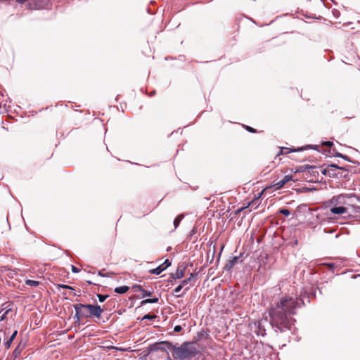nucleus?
I'll return each mask as SVG.
<instances>
[{
  "label": "nucleus",
  "instance_id": "f257e3e1",
  "mask_svg": "<svg viewBox=\"0 0 360 360\" xmlns=\"http://www.w3.org/2000/svg\"><path fill=\"white\" fill-rule=\"evenodd\" d=\"M297 306V299L289 297H282L276 307H271L269 311L271 325L281 332L290 329L291 326L290 316L295 313V309Z\"/></svg>",
  "mask_w": 360,
  "mask_h": 360
},
{
  "label": "nucleus",
  "instance_id": "f03ea898",
  "mask_svg": "<svg viewBox=\"0 0 360 360\" xmlns=\"http://www.w3.org/2000/svg\"><path fill=\"white\" fill-rule=\"evenodd\" d=\"M74 308L75 309L74 319L77 321L91 316L100 319L104 311V309L97 304H76L74 305Z\"/></svg>",
  "mask_w": 360,
  "mask_h": 360
},
{
  "label": "nucleus",
  "instance_id": "7ed1b4c3",
  "mask_svg": "<svg viewBox=\"0 0 360 360\" xmlns=\"http://www.w3.org/2000/svg\"><path fill=\"white\" fill-rule=\"evenodd\" d=\"M356 195L354 194H341L338 196L333 197L331 200V203L338 205H340L342 206L345 207H353L352 200L353 198H355Z\"/></svg>",
  "mask_w": 360,
  "mask_h": 360
},
{
  "label": "nucleus",
  "instance_id": "20e7f679",
  "mask_svg": "<svg viewBox=\"0 0 360 360\" xmlns=\"http://www.w3.org/2000/svg\"><path fill=\"white\" fill-rule=\"evenodd\" d=\"M319 147V146H316H316L307 145L304 147L298 148L297 149H292V148H287V147H282V148H281L280 152L276 155V157H278L281 155L288 154L291 152L302 151L303 150H306V149H309V148L318 150Z\"/></svg>",
  "mask_w": 360,
  "mask_h": 360
},
{
  "label": "nucleus",
  "instance_id": "39448f33",
  "mask_svg": "<svg viewBox=\"0 0 360 360\" xmlns=\"http://www.w3.org/2000/svg\"><path fill=\"white\" fill-rule=\"evenodd\" d=\"M338 169H343V167H338L335 165H330L327 168L322 170V173L325 175H328L330 177H337L338 173Z\"/></svg>",
  "mask_w": 360,
  "mask_h": 360
},
{
  "label": "nucleus",
  "instance_id": "423d86ee",
  "mask_svg": "<svg viewBox=\"0 0 360 360\" xmlns=\"http://www.w3.org/2000/svg\"><path fill=\"white\" fill-rule=\"evenodd\" d=\"M171 265V262L169 259H166L163 264H160L155 269H150L149 272L153 274L159 275L162 273L165 269H166L168 266Z\"/></svg>",
  "mask_w": 360,
  "mask_h": 360
},
{
  "label": "nucleus",
  "instance_id": "0eeeda50",
  "mask_svg": "<svg viewBox=\"0 0 360 360\" xmlns=\"http://www.w3.org/2000/svg\"><path fill=\"white\" fill-rule=\"evenodd\" d=\"M330 212L334 214H344L348 212L347 207L340 205H335L330 208Z\"/></svg>",
  "mask_w": 360,
  "mask_h": 360
},
{
  "label": "nucleus",
  "instance_id": "6e6552de",
  "mask_svg": "<svg viewBox=\"0 0 360 360\" xmlns=\"http://www.w3.org/2000/svg\"><path fill=\"white\" fill-rule=\"evenodd\" d=\"M292 176H290V175H285L283 179H281V181H278L277 183H276L274 184V186H276V189H280L282 187L284 186V185L288 183V181H292Z\"/></svg>",
  "mask_w": 360,
  "mask_h": 360
},
{
  "label": "nucleus",
  "instance_id": "1a4fd4ad",
  "mask_svg": "<svg viewBox=\"0 0 360 360\" xmlns=\"http://www.w3.org/2000/svg\"><path fill=\"white\" fill-rule=\"evenodd\" d=\"M12 303L5 302L1 305V310L0 311V314L4 311L5 314H8L9 311L12 310Z\"/></svg>",
  "mask_w": 360,
  "mask_h": 360
},
{
  "label": "nucleus",
  "instance_id": "9d476101",
  "mask_svg": "<svg viewBox=\"0 0 360 360\" xmlns=\"http://www.w3.org/2000/svg\"><path fill=\"white\" fill-rule=\"evenodd\" d=\"M163 344L167 345H168V348H171V347H172V345L170 343H169L167 342H162L156 343V344L152 345L151 346V349L152 350L162 349V345Z\"/></svg>",
  "mask_w": 360,
  "mask_h": 360
},
{
  "label": "nucleus",
  "instance_id": "9b49d317",
  "mask_svg": "<svg viewBox=\"0 0 360 360\" xmlns=\"http://www.w3.org/2000/svg\"><path fill=\"white\" fill-rule=\"evenodd\" d=\"M238 257H234L226 264L225 269L230 270L238 262Z\"/></svg>",
  "mask_w": 360,
  "mask_h": 360
},
{
  "label": "nucleus",
  "instance_id": "f8f14e48",
  "mask_svg": "<svg viewBox=\"0 0 360 360\" xmlns=\"http://www.w3.org/2000/svg\"><path fill=\"white\" fill-rule=\"evenodd\" d=\"M184 269H180L179 267L176 269L173 278L175 279L181 278L184 276Z\"/></svg>",
  "mask_w": 360,
  "mask_h": 360
},
{
  "label": "nucleus",
  "instance_id": "ddd939ff",
  "mask_svg": "<svg viewBox=\"0 0 360 360\" xmlns=\"http://www.w3.org/2000/svg\"><path fill=\"white\" fill-rule=\"evenodd\" d=\"M129 287L126 285L117 287L115 288V292L118 294H124L129 290Z\"/></svg>",
  "mask_w": 360,
  "mask_h": 360
},
{
  "label": "nucleus",
  "instance_id": "4468645a",
  "mask_svg": "<svg viewBox=\"0 0 360 360\" xmlns=\"http://www.w3.org/2000/svg\"><path fill=\"white\" fill-rule=\"evenodd\" d=\"M17 333L18 331L15 330L12 335L10 337V338L5 342V346L7 349H8L11 347V345L13 340L15 338Z\"/></svg>",
  "mask_w": 360,
  "mask_h": 360
},
{
  "label": "nucleus",
  "instance_id": "2eb2a0df",
  "mask_svg": "<svg viewBox=\"0 0 360 360\" xmlns=\"http://www.w3.org/2000/svg\"><path fill=\"white\" fill-rule=\"evenodd\" d=\"M183 285L181 284L179 285L177 287L175 288V289L174 290V295L176 297H182L185 292H183L182 294L181 295H179L178 293L181 290V289L183 288Z\"/></svg>",
  "mask_w": 360,
  "mask_h": 360
},
{
  "label": "nucleus",
  "instance_id": "dca6fc26",
  "mask_svg": "<svg viewBox=\"0 0 360 360\" xmlns=\"http://www.w3.org/2000/svg\"><path fill=\"white\" fill-rule=\"evenodd\" d=\"M158 302V297L149 298V299H146V300L141 301V304L145 305V304H149V303H157Z\"/></svg>",
  "mask_w": 360,
  "mask_h": 360
},
{
  "label": "nucleus",
  "instance_id": "f3484780",
  "mask_svg": "<svg viewBox=\"0 0 360 360\" xmlns=\"http://www.w3.org/2000/svg\"><path fill=\"white\" fill-rule=\"evenodd\" d=\"M184 214H179L178 215L174 220V229H176L178 227V226L179 225V223L180 221L182 220V219L184 218Z\"/></svg>",
  "mask_w": 360,
  "mask_h": 360
},
{
  "label": "nucleus",
  "instance_id": "a211bd4d",
  "mask_svg": "<svg viewBox=\"0 0 360 360\" xmlns=\"http://www.w3.org/2000/svg\"><path fill=\"white\" fill-rule=\"evenodd\" d=\"M194 278V274H191V276L188 278L184 279L181 281V284L184 286L186 285L188 283H191Z\"/></svg>",
  "mask_w": 360,
  "mask_h": 360
},
{
  "label": "nucleus",
  "instance_id": "6ab92c4d",
  "mask_svg": "<svg viewBox=\"0 0 360 360\" xmlns=\"http://www.w3.org/2000/svg\"><path fill=\"white\" fill-rule=\"evenodd\" d=\"M25 283L27 285H30V286H37L39 284V282L37 281H34V280H27L25 281Z\"/></svg>",
  "mask_w": 360,
  "mask_h": 360
},
{
  "label": "nucleus",
  "instance_id": "aec40b11",
  "mask_svg": "<svg viewBox=\"0 0 360 360\" xmlns=\"http://www.w3.org/2000/svg\"><path fill=\"white\" fill-rule=\"evenodd\" d=\"M131 288L134 292H137V291L142 292L143 290V287L141 285H137V284L134 285Z\"/></svg>",
  "mask_w": 360,
  "mask_h": 360
},
{
  "label": "nucleus",
  "instance_id": "412c9836",
  "mask_svg": "<svg viewBox=\"0 0 360 360\" xmlns=\"http://www.w3.org/2000/svg\"><path fill=\"white\" fill-rule=\"evenodd\" d=\"M157 317L156 315L155 314H146L143 317V319H148V320H153L155 319V318Z\"/></svg>",
  "mask_w": 360,
  "mask_h": 360
},
{
  "label": "nucleus",
  "instance_id": "4be33fe9",
  "mask_svg": "<svg viewBox=\"0 0 360 360\" xmlns=\"http://www.w3.org/2000/svg\"><path fill=\"white\" fill-rule=\"evenodd\" d=\"M279 212H280L281 214H283V215L286 216V217L289 216V215H290V210H288V209H281V210H279Z\"/></svg>",
  "mask_w": 360,
  "mask_h": 360
},
{
  "label": "nucleus",
  "instance_id": "5701e85b",
  "mask_svg": "<svg viewBox=\"0 0 360 360\" xmlns=\"http://www.w3.org/2000/svg\"><path fill=\"white\" fill-rule=\"evenodd\" d=\"M98 300L100 302H103L106 298L108 297V295H101V294H98Z\"/></svg>",
  "mask_w": 360,
  "mask_h": 360
},
{
  "label": "nucleus",
  "instance_id": "b1692460",
  "mask_svg": "<svg viewBox=\"0 0 360 360\" xmlns=\"http://www.w3.org/2000/svg\"><path fill=\"white\" fill-rule=\"evenodd\" d=\"M141 292L143 293L142 297H144L146 296H151L153 292L148 291V290L143 289Z\"/></svg>",
  "mask_w": 360,
  "mask_h": 360
},
{
  "label": "nucleus",
  "instance_id": "393cba45",
  "mask_svg": "<svg viewBox=\"0 0 360 360\" xmlns=\"http://www.w3.org/2000/svg\"><path fill=\"white\" fill-rule=\"evenodd\" d=\"M333 154L334 155V156H335V157H340V158H343V159H345V160H347V156L343 155H342V154H341V153H340L335 152V149H333Z\"/></svg>",
  "mask_w": 360,
  "mask_h": 360
},
{
  "label": "nucleus",
  "instance_id": "a878e982",
  "mask_svg": "<svg viewBox=\"0 0 360 360\" xmlns=\"http://www.w3.org/2000/svg\"><path fill=\"white\" fill-rule=\"evenodd\" d=\"M58 289H60V288L70 289V290H74V288L72 287H71L70 285H64V284L58 285Z\"/></svg>",
  "mask_w": 360,
  "mask_h": 360
},
{
  "label": "nucleus",
  "instance_id": "bb28decb",
  "mask_svg": "<svg viewBox=\"0 0 360 360\" xmlns=\"http://www.w3.org/2000/svg\"><path fill=\"white\" fill-rule=\"evenodd\" d=\"M245 129L249 131V132H251V133H256L257 132V130L255 129L254 128L250 127V126H246L245 127Z\"/></svg>",
  "mask_w": 360,
  "mask_h": 360
},
{
  "label": "nucleus",
  "instance_id": "cd10ccee",
  "mask_svg": "<svg viewBox=\"0 0 360 360\" xmlns=\"http://www.w3.org/2000/svg\"><path fill=\"white\" fill-rule=\"evenodd\" d=\"M322 145L331 148L333 146V143L331 141H325L323 142Z\"/></svg>",
  "mask_w": 360,
  "mask_h": 360
},
{
  "label": "nucleus",
  "instance_id": "c85d7f7f",
  "mask_svg": "<svg viewBox=\"0 0 360 360\" xmlns=\"http://www.w3.org/2000/svg\"><path fill=\"white\" fill-rule=\"evenodd\" d=\"M112 274V273L104 274V273H103V271H100L98 272V275H99L100 276H102V277L108 276V274Z\"/></svg>",
  "mask_w": 360,
  "mask_h": 360
},
{
  "label": "nucleus",
  "instance_id": "c756f323",
  "mask_svg": "<svg viewBox=\"0 0 360 360\" xmlns=\"http://www.w3.org/2000/svg\"><path fill=\"white\" fill-rule=\"evenodd\" d=\"M182 330V327L181 326H176L174 328L175 332H180Z\"/></svg>",
  "mask_w": 360,
  "mask_h": 360
},
{
  "label": "nucleus",
  "instance_id": "7c9ffc66",
  "mask_svg": "<svg viewBox=\"0 0 360 360\" xmlns=\"http://www.w3.org/2000/svg\"><path fill=\"white\" fill-rule=\"evenodd\" d=\"M8 314H5V312H4L1 316H0V321H2L6 319V316H7Z\"/></svg>",
  "mask_w": 360,
  "mask_h": 360
},
{
  "label": "nucleus",
  "instance_id": "2f4dec72",
  "mask_svg": "<svg viewBox=\"0 0 360 360\" xmlns=\"http://www.w3.org/2000/svg\"><path fill=\"white\" fill-rule=\"evenodd\" d=\"M72 271L74 273H78L79 271V269L77 268L75 266L72 265Z\"/></svg>",
  "mask_w": 360,
  "mask_h": 360
},
{
  "label": "nucleus",
  "instance_id": "473e14b6",
  "mask_svg": "<svg viewBox=\"0 0 360 360\" xmlns=\"http://www.w3.org/2000/svg\"><path fill=\"white\" fill-rule=\"evenodd\" d=\"M291 91L294 94H298V90L297 89H291Z\"/></svg>",
  "mask_w": 360,
  "mask_h": 360
},
{
  "label": "nucleus",
  "instance_id": "72a5a7b5",
  "mask_svg": "<svg viewBox=\"0 0 360 360\" xmlns=\"http://www.w3.org/2000/svg\"><path fill=\"white\" fill-rule=\"evenodd\" d=\"M18 3L19 4H23L26 1H27L28 0H16Z\"/></svg>",
  "mask_w": 360,
  "mask_h": 360
},
{
  "label": "nucleus",
  "instance_id": "f704fd0d",
  "mask_svg": "<svg viewBox=\"0 0 360 360\" xmlns=\"http://www.w3.org/2000/svg\"><path fill=\"white\" fill-rule=\"evenodd\" d=\"M307 168H311V169L314 168V167H312V166H307Z\"/></svg>",
  "mask_w": 360,
  "mask_h": 360
},
{
  "label": "nucleus",
  "instance_id": "c9c22d12",
  "mask_svg": "<svg viewBox=\"0 0 360 360\" xmlns=\"http://www.w3.org/2000/svg\"><path fill=\"white\" fill-rule=\"evenodd\" d=\"M329 266H330V267H333V264H329Z\"/></svg>",
  "mask_w": 360,
  "mask_h": 360
},
{
  "label": "nucleus",
  "instance_id": "e433bc0d",
  "mask_svg": "<svg viewBox=\"0 0 360 360\" xmlns=\"http://www.w3.org/2000/svg\"><path fill=\"white\" fill-rule=\"evenodd\" d=\"M189 289V288H186L185 290H188Z\"/></svg>",
  "mask_w": 360,
  "mask_h": 360
}]
</instances>
